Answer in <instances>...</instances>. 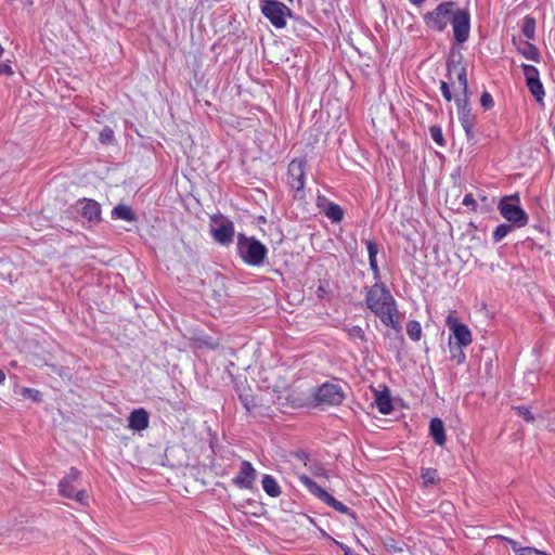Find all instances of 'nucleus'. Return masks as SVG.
<instances>
[{
	"mask_svg": "<svg viewBox=\"0 0 555 555\" xmlns=\"http://www.w3.org/2000/svg\"><path fill=\"white\" fill-rule=\"evenodd\" d=\"M367 308L386 325L399 330L398 310L390 292L382 284H374L366 294Z\"/></svg>",
	"mask_w": 555,
	"mask_h": 555,
	"instance_id": "obj_1",
	"label": "nucleus"
},
{
	"mask_svg": "<svg viewBox=\"0 0 555 555\" xmlns=\"http://www.w3.org/2000/svg\"><path fill=\"white\" fill-rule=\"evenodd\" d=\"M448 73L449 78L452 81L453 76L456 77L459 87L462 89L463 93L466 95L467 93V77H466V69L461 63L451 62L448 64ZM467 99H464V103L461 106L460 111V119L462 127L465 131L466 138L468 141H473L474 135V125H475V117L470 114V109L466 107Z\"/></svg>",
	"mask_w": 555,
	"mask_h": 555,
	"instance_id": "obj_2",
	"label": "nucleus"
},
{
	"mask_svg": "<svg viewBox=\"0 0 555 555\" xmlns=\"http://www.w3.org/2000/svg\"><path fill=\"white\" fill-rule=\"evenodd\" d=\"M237 249L242 259L250 266H260L267 256V248L263 244L243 234L237 237Z\"/></svg>",
	"mask_w": 555,
	"mask_h": 555,
	"instance_id": "obj_3",
	"label": "nucleus"
},
{
	"mask_svg": "<svg viewBox=\"0 0 555 555\" xmlns=\"http://www.w3.org/2000/svg\"><path fill=\"white\" fill-rule=\"evenodd\" d=\"M454 2L440 3L434 11L427 13L424 18L426 25L436 30L442 31L452 18Z\"/></svg>",
	"mask_w": 555,
	"mask_h": 555,
	"instance_id": "obj_4",
	"label": "nucleus"
},
{
	"mask_svg": "<svg viewBox=\"0 0 555 555\" xmlns=\"http://www.w3.org/2000/svg\"><path fill=\"white\" fill-rule=\"evenodd\" d=\"M261 12L276 28L284 27L286 17L291 16L292 13L284 3L273 0L262 1Z\"/></svg>",
	"mask_w": 555,
	"mask_h": 555,
	"instance_id": "obj_5",
	"label": "nucleus"
},
{
	"mask_svg": "<svg viewBox=\"0 0 555 555\" xmlns=\"http://www.w3.org/2000/svg\"><path fill=\"white\" fill-rule=\"evenodd\" d=\"M513 199L519 201L517 195L503 198L499 206L500 212L506 220L517 227H525L528 222V216L517 204L511 203Z\"/></svg>",
	"mask_w": 555,
	"mask_h": 555,
	"instance_id": "obj_6",
	"label": "nucleus"
},
{
	"mask_svg": "<svg viewBox=\"0 0 555 555\" xmlns=\"http://www.w3.org/2000/svg\"><path fill=\"white\" fill-rule=\"evenodd\" d=\"M345 398L343 389L335 384H323L315 392V400L318 404L323 405H338Z\"/></svg>",
	"mask_w": 555,
	"mask_h": 555,
	"instance_id": "obj_7",
	"label": "nucleus"
},
{
	"mask_svg": "<svg viewBox=\"0 0 555 555\" xmlns=\"http://www.w3.org/2000/svg\"><path fill=\"white\" fill-rule=\"evenodd\" d=\"M451 24L456 42L463 43L469 36V15L466 11L457 10L453 12Z\"/></svg>",
	"mask_w": 555,
	"mask_h": 555,
	"instance_id": "obj_8",
	"label": "nucleus"
},
{
	"mask_svg": "<svg viewBox=\"0 0 555 555\" xmlns=\"http://www.w3.org/2000/svg\"><path fill=\"white\" fill-rule=\"evenodd\" d=\"M256 479L257 470L250 462L243 461L241 463L240 472L232 481L238 489L253 490Z\"/></svg>",
	"mask_w": 555,
	"mask_h": 555,
	"instance_id": "obj_9",
	"label": "nucleus"
},
{
	"mask_svg": "<svg viewBox=\"0 0 555 555\" xmlns=\"http://www.w3.org/2000/svg\"><path fill=\"white\" fill-rule=\"evenodd\" d=\"M447 325L452 331L457 344L460 346H468L472 343V333L469 328L457 321L452 314L447 318Z\"/></svg>",
	"mask_w": 555,
	"mask_h": 555,
	"instance_id": "obj_10",
	"label": "nucleus"
},
{
	"mask_svg": "<svg viewBox=\"0 0 555 555\" xmlns=\"http://www.w3.org/2000/svg\"><path fill=\"white\" fill-rule=\"evenodd\" d=\"M305 164L304 159H294L288 165V182L296 191L302 190L305 185Z\"/></svg>",
	"mask_w": 555,
	"mask_h": 555,
	"instance_id": "obj_11",
	"label": "nucleus"
},
{
	"mask_svg": "<svg viewBox=\"0 0 555 555\" xmlns=\"http://www.w3.org/2000/svg\"><path fill=\"white\" fill-rule=\"evenodd\" d=\"M77 210L90 222L101 220L100 205L93 199L83 198L79 201L77 203Z\"/></svg>",
	"mask_w": 555,
	"mask_h": 555,
	"instance_id": "obj_12",
	"label": "nucleus"
},
{
	"mask_svg": "<svg viewBox=\"0 0 555 555\" xmlns=\"http://www.w3.org/2000/svg\"><path fill=\"white\" fill-rule=\"evenodd\" d=\"M215 240L221 244L232 242L234 236L233 223L229 220L221 221L218 227L212 229Z\"/></svg>",
	"mask_w": 555,
	"mask_h": 555,
	"instance_id": "obj_13",
	"label": "nucleus"
},
{
	"mask_svg": "<svg viewBox=\"0 0 555 555\" xmlns=\"http://www.w3.org/2000/svg\"><path fill=\"white\" fill-rule=\"evenodd\" d=\"M129 427L141 431L149 427V414L144 409H138L130 413Z\"/></svg>",
	"mask_w": 555,
	"mask_h": 555,
	"instance_id": "obj_14",
	"label": "nucleus"
},
{
	"mask_svg": "<svg viewBox=\"0 0 555 555\" xmlns=\"http://www.w3.org/2000/svg\"><path fill=\"white\" fill-rule=\"evenodd\" d=\"M429 431H430V435H431L434 441L438 446L441 447L446 443V440H447L446 429H444L443 422L440 418L436 417L430 421Z\"/></svg>",
	"mask_w": 555,
	"mask_h": 555,
	"instance_id": "obj_15",
	"label": "nucleus"
},
{
	"mask_svg": "<svg viewBox=\"0 0 555 555\" xmlns=\"http://www.w3.org/2000/svg\"><path fill=\"white\" fill-rule=\"evenodd\" d=\"M236 390L238 392V397L241 402L243 403L244 408L250 412L256 405V398L253 395L249 387L244 386L243 384H237Z\"/></svg>",
	"mask_w": 555,
	"mask_h": 555,
	"instance_id": "obj_16",
	"label": "nucleus"
},
{
	"mask_svg": "<svg viewBox=\"0 0 555 555\" xmlns=\"http://www.w3.org/2000/svg\"><path fill=\"white\" fill-rule=\"evenodd\" d=\"M112 217L113 219H120L128 222H134L138 220L135 212L126 204H119L114 207L112 210Z\"/></svg>",
	"mask_w": 555,
	"mask_h": 555,
	"instance_id": "obj_17",
	"label": "nucleus"
},
{
	"mask_svg": "<svg viewBox=\"0 0 555 555\" xmlns=\"http://www.w3.org/2000/svg\"><path fill=\"white\" fill-rule=\"evenodd\" d=\"M262 488L267 494L276 498L281 494V489L275 479L270 475H264L262 478Z\"/></svg>",
	"mask_w": 555,
	"mask_h": 555,
	"instance_id": "obj_18",
	"label": "nucleus"
},
{
	"mask_svg": "<svg viewBox=\"0 0 555 555\" xmlns=\"http://www.w3.org/2000/svg\"><path fill=\"white\" fill-rule=\"evenodd\" d=\"M78 476H79V472L77 469H72L70 473L60 482L59 485V488H60V493L67 498V499H70L72 498V492L70 491H67V486L69 483H73L74 481H76L78 479Z\"/></svg>",
	"mask_w": 555,
	"mask_h": 555,
	"instance_id": "obj_19",
	"label": "nucleus"
},
{
	"mask_svg": "<svg viewBox=\"0 0 555 555\" xmlns=\"http://www.w3.org/2000/svg\"><path fill=\"white\" fill-rule=\"evenodd\" d=\"M300 480L312 494H314L322 501L324 500L327 492L324 489H322L317 482H314L311 478L307 476H300Z\"/></svg>",
	"mask_w": 555,
	"mask_h": 555,
	"instance_id": "obj_20",
	"label": "nucleus"
},
{
	"mask_svg": "<svg viewBox=\"0 0 555 555\" xmlns=\"http://www.w3.org/2000/svg\"><path fill=\"white\" fill-rule=\"evenodd\" d=\"M375 403L378 411L383 414H388L392 410L390 396L388 393H376Z\"/></svg>",
	"mask_w": 555,
	"mask_h": 555,
	"instance_id": "obj_21",
	"label": "nucleus"
},
{
	"mask_svg": "<svg viewBox=\"0 0 555 555\" xmlns=\"http://www.w3.org/2000/svg\"><path fill=\"white\" fill-rule=\"evenodd\" d=\"M526 85L535 100L543 104L544 89L540 79L528 81Z\"/></svg>",
	"mask_w": 555,
	"mask_h": 555,
	"instance_id": "obj_22",
	"label": "nucleus"
},
{
	"mask_svg": "<svg viewBox=\"0 0 555 555\" xmlns=\"http://www.w3.org/2000/svg\"><path fill=\"white\" fill-rule=\"evenodd\" d=\"M518 51L528 60H532L538 62L539 61V51L535 48V46L525 42L519 48Z\"/></svg>",
	"mask_w": 555,
	"mask_h": 555,
	"instance_id": "obj_23",
	"label": "nucleus"
},
{
	"mask_svg": "<svg viewBox=\"0 0 555 555\" xmlns=\"http://www.w3.org/2000/svg\"><path fill=\"white\" fill-rule=\"evenodd\" d=\"M522 33L527 39H534L535 20L533 17H525L522 23Z\"/></svg>",
	"mask_w": 555,
	"mask_h": 555,
	"instance_id": "obj_24",
	"label": "nucleus"
},
{
	"mask_svg": "<svg viewBox=\"0 0 555 555\" xmlns=\"http://www.w3.org/2000/svg\"><path fill=\"white\" fill-rule=\"evenodd\" d=\"M406 334L412 340H420L422 336L421 324L417 321H410L406 325Z\"/></svg>",
	"mask_w": 555,
	"mask_h": 555,
	"instance_id": "obj_25",
	"label": "nucleus"
},
{
	"mask_svg": "<svg viewBox=\"0 0 555 555\" xmlns=\"http://www.w3.org/2000/svg\"><path fill=\"white\" fill-rule=\"evenodd\" d=\"M422 480L425 487L430 485H436L438 481L437 470L434 468H424L422 469Z\"/></svg>",
	"mask_w": 555,
	"mask_h": 555,
	"instance_id": "obj_26",
	"label": "nucleus"
},
{
	"mask_svg": "<svg viewBox=\"0 0 555 555\" xmlns=\"http://www.w3.org/2000/svg\"><path fill=\"white\" fill-rule=\"evenodd\" d=\"M326 216L334 222H339L344 217V212L338 205L330 204V206L326 209Z\"/></svg>",
	"mask_w": 555,
	"mask_h": 555,
	"instance_id": "obj_27",
	"label": "nucleus"
},
{
	"mask_svg": "<svg viewBox=\"0 0 555 555\" xmlns=\"http://www.w3.org/2000/svg\"><path fill=\"white\" fill-rule=\"evenodd\" d=\"M323 501L341 514H347L349 511V508L346 505H344L341 502L337 501L335 498H333L328 493L326 494V496L324 498Z\"/></svg>",
	"mask_w": 555,
	"mask_h": 555,
	"instance_id": "obj_28",
	"label": "nucleus"
},
{
	"mask_svg": "<svg viewBox=\"0 0 555 555\" xmlns=\"http://www.w3.org/2000/svg\"><path fill=\"white\" fill-rule=\"evenodd\" d=\"M521 68L524 70V75L526 77V82L531 81V79H532V81L539 79V72L534 66L528 65V64H522Z\"/></svg>",
	"mask_w": 555,
	"mask_h": 555,
	"instance_id": "obj_29",
	"label": "nucleus"
},
{
	"mask_svg": "<svg viewBox=\"0 0 555 555\" xmlns=\"http://www.w3.org/2000/svg\"><path fill=\"white\" fill-rule=\"evenodd\" d=\"M20 393L24 398L31 399L33 401H36V402L41 401V393L37 389L23 387V388H21Z\"/></svg>",
	"mask_w": 555,
	"mask_h": 555,
	"instance_id": "obj_30",
	"label": "nucleus"
},
{
	"mask_svg": "<svg viewBox=\"0 0 555 555\" xmlns=\"http://www.w3.org/2000/svg\"><path fill=\"white\" fill-rule=\"evenodd\" d=\"M433 140L440 146H444L446 141L442 134V130L439 126H431L429 129Z\"/></svg>",
	"mask_w": 555,
	"mask_h": 555,
	"instance_id": "obj_31",
	"label": "nucleus"
},
{
	"mask_svg": "<svg viewBox=\"0 0 555 555\" xmlns=\"http://www.w3.org/2000/svg\"><path fill=\"white\" fill-rule=\"evenodd\" d=\"M512 227L508 224H501L496 228L494 231V238L495 241H501L503 237L507 235V233L511 231Z\"/></svg>",
	"mask_w": 555,
	"mask_h": 555,
	"instance_id": "obj_32",
	"label": "nucleus"
},
{
	"mask_svg": "<svg viewBox=\"0 0 555 555\" xmlns=\"http://www.w3.org/2000/svg\"><path fill=\"white\" fill-rule=\"evenodd\" d=\"M348 335L351 337V338H359L361 340H365V335H364V331L360 327V326H350L348 330Z\"/></svg>",
	"mask_w": 555,
	"mask_h": 555,
	"instance_id": "obj_33",
	"label": "nucleus"
},
{
	"mask_svg": "<svg viewBox=\"0 0 555 555\" xmlns=\"http://www.w3.org/2000/svg\"><path fill=\"white\" fill-rule=\"evenodd\" d=\"M113 138H114V131L108 127H105L100 132V141L104 144L111 143Z\"/></svg>",
	"mask_w": 555,
	"mask_h": 555,
	"instance_id": "obj_34",
	"label": "nucleus"
},
{
	"mask_svg": "<svg viewBox=\"0 0 555 555\" xmlns=\"http://www.w3.org/2000/svg\"><path fill=\"white\" fill-rule=\"evenodd\" d=\"M481 106L489 109L493 106V99L490 93L483 92L480 98Z\"/></svg>",
	"mask_w": 555,
	"mask_h": 555,
	"instance_id": "obj_35",
	"label": "nucleus"
},
{
	"mask_svg": "<svg viewBox=\"0 0 555 555\" xmlns=\"http://www.w3.org/2000/svg\"><path fill=\"white\" fill-rule=\"evenodd\" d=\"M516 411L518 415L522 416L527 422H533L534 417L532 416L531 412L526 406H517Z\"/></svg>",
	"mask_w": 555,
	"mask_h": 555,
	"instance_id": "obj_36",
	"label": "nucleus"
},
{
	"mask_svg": "<svg viewBox=\"0 0 555 555\" xmlns=\"http://www.w3.org/2000/svg\"><path fill=\"white\" fill-rule=\"evenodd\" d=\"M73 499H75L77 502H79L82 505L88 504V494L85 490L78 491Z\"/></svg>",
	"mask_w": 555,
	"mask_h": 555,
	"instance_id": "obj_37",
	"label": "nucleus"
},
{
	"mask_svg": "<svg viewBox=\"0 0 555 555\" xmlns=\"http://www.w3.org/2000/svg\"><path fill=\"white\" fill-rule=\"evenodd\" d=\"M463 346H460L452 353V358L456 360L457 363H462L465 360V353L462 350Z\"/></svg>",
	"mask_w": 555,
	"mask_h": 555,
	"instance_id": "obj_38",
	"label": "nucleus"
},
{
	"mask_svg": "<svg viewBox=\"0 0 555 555\" xmlns=\"http://www.w3.org/2000/svg\"><path fill=\"white\" fill-rule=\"evenodd\" d=\"M366 247H367V251H369V258L377 256L378 248H377V245L375 244V242L367 241Z\"/></svg>",
	"mask_w": 555,
	"mask_h": 555,
	"instance_id": "obj_39",
	"label": "nucleus"
},
{
	"mask_svg": "<svg viewBox=\"0 0 555 555\" xmlns=\"http://www.w3.org/2000/svg\"><path fill=\"white\" fill-rule=\"evenodd\" d=\"M441 91L444 96V99L450 102L452 100V94L449 88V85L446 81H441Z\"/></svg>",
	"mask_w": 555,
	"mask_h": 555,
	"instance_id": "obj_40",
	"label": "nucleus"
},
{
	"mask_svg": "<svg viewBox=\"0 0 555 555\" xmlns=\"http://www.w3.org/2000/svg\"><path fill=\"white\" fill-rule=\"evenodd\" d=\"M386 547L389 550V551H393V552H402V548L401 547H398L395 542L391 540L389 542H386L385 543Z\"/></svg>",
	"mask_w": 555,
	"mask_h": 555,
	"instance_id": "obj_41",
	"label": "nucleus"
},
{
	"mask_svg": "<svg viewBox=\"0 0 555 555\" xmlns=\"http://www.w3.org/2000/svg\"><path fill=\"white\" fill-rule=\"evenodd\" d=\"M369 259H370V267H371V269L373 270L374 273H377L378 268H377L376 257H371Z\"/></svg>",
	"mask_w": 555,
	"mask_h": 555,
	"instance_id": "obj_42",
	"label": "nucleus"
},
{
	"mask_svg": "<svg viewBox=\"0 0 555 555\" xmlns=\"http://www.w3.org/2000/svg\"><path fill=\"white\" fill-rule=\"evenodd\" d=\"M0 66L2 67V72H1V74L3 73V74H7V75H9V76L13 75V69H12V67H11V66H9V65H2V64H0Z\"/></svg>",
	"mask_w": 555,
	"mask_h": 555,
	"instance_id": "obj_43",
	"label": "nucleus"
},
{
	"mask_svg": "<svg viewBox=\"0 0 555 555\" xmlns=\"http://www.w3.org/2000/svg\"><path fill=\"white\" fill-rule=\"evenodd\" d=\"M336 543L344 550L345 555H351V550L348 546H346L341 543H338V542H336Z\"/></svg>",
	"mask_w": 555,
	"mask_h": 555,
	"instance_id": "obj_44",
	"label": "nucleus"
},
{
	"mask_svg": "<svg viewBox=\"0 0 555 555\" xmlns=\"http://www.w3.org/2000/svg\"><path fill=\"white\" fill-rule=\"evenodd\" d=\"M463 203H464L465 205H469V204L474 203V198H473V196H472V195H466V196H465V198H464V201H463Z\"/></svg>",
	"mask_w": 555,
	"mask_h": 555,
	"instance_id": "obj_45",
	"label": "nucleus"
},
{
	"mask_svg": "<svg viewBox=\"0 0 555 555\" xmlns=\"http://www.w3.org/2000/svg\"><path fill=\"white\" fill-rule=\"evenodd\" d=\"M5 380V374L2 370H0V384H3Z\"/></svg>",
	"mask_w": 555,
	"mask_h": 555,
	"instance_id": "obj_46",
	"label": "nucleus"
},
{
	"mask_svg": "<svg viewBox=\"0 0 555 555\" xmlns=\"http://www.w3.org/2000/svg\"><path fill=\"white\" fill-rule=\"evenodd\" d=\"M413 4H416V5H421L422 3H424L426 0H410Z\"/></svg>",
	"mask_w": 555,
	"mask_h": 555,
	"instance_id": "obj_47",
	"label": "nucleus"
},
{
	"mask_svg": "<svg viewBox=\"0 0 555 555\" xmlns=\"http://www.w3.org/2000/svg\"><path fill=\"white\" fill-rule=\"evenodd\" d=\"M67 491H70V492H72V498H70V499H73V498H74V489H73V487H72V483H69V485L67 486Z\"/></svg>",
	"mask_w": 555,
	"mask_h": 555,
	"instance_id": "obj_48",
	"label": "nucleus"
}]
</instances>
